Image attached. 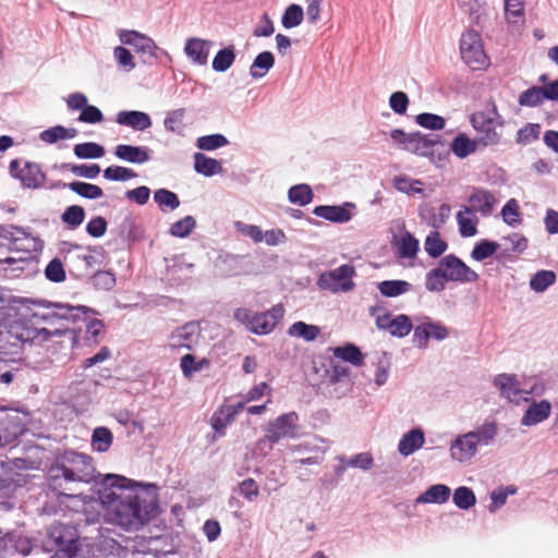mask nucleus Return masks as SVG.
<instances>
[{"label": "nucleus", "instance_id": "nucleus-1", "mask_svg": "<svg viewBox=\"0 0 558 558\" xmlns=\"http://www.w3.org/2000/svg\"><path fill=\"white\" fill-rule=\"evenodd\" d=\"M98 496L110 521L126 531L140 530L158 514L156 484H143L122 475L107 474Z\"/></svg>", "mask_w": 558, "mask_h": 558}, {"label": "nucleus", "instance_id": "nucleus-2", "mask_svg": "<svg viewBox=\"0 0 558 558\" xmlns=\"http://www.w3.org/2000/svg\"><path fill=\"white\" fill-rule=\"evenodd\" d=\"M96 470L90 456L74 450L56 454L47 469L46 483L49 489L60 496H68L75 483H89L95 480Z\"/></svg>", "mask_w": 558, "mask_h": 558}, {"label": "nucleus", "instance_id": "nucleus-3", "mask_svg": "<svg viewBox=\"0 0 558 558\" xmlns=\"http://www.w3.org/2000/svg\"><path fill=\"white\" fill-rule=\"evenodd\" d=\"M36 310L32 311L29 322L39 324L54 325L60 322L77 323L86 322V340L97 342L98 336L104 331L102 320L97 318H87V314H97V312L85 305L72 306L65 303H53L44 300L28 301Z\"/></svg>", "mask_w": 558, "mask_h": 558}, {"label": "nucleus", "instance_id": "nucleus-4", "mask_svg": "<svg viewBox=\"0 0 558 558\" xmlns=\"http://www.w3.org/2000/svg\"><path fill=\"white\" fill-rule=\"evenodd\" d=\"M332 356H318L312 362V371L316 378L313 385L327 384L336 385L345 381L349 377V343L341 347L329 348Z\"/></svg>", "mask_w": 558, "mask_h": 558}, {"label": "nucleus", "instance_id": "nucleus-5", "mask_svg": "<svg viewBox=\"0 0 558 558\" xmlns=\"http://www.w3.org/2000/svg\"><path fill=\"white\" fill-rule=\"evenodd\" d=\"M0 238L4 241L10 253L21 254L20 256L0 257V265H12L16 262H24L33 251L40 250L44 245L38 238L32 236L25 229L14 225L1 226Z\"/></svg>", "mask_w": 558, "mask_h": 558}, {"label": "nucleus", "instance_id": "nucleus-6", "mask_svg": "<svg viewBox=\"0 0 558 558\" xmlns=\"http://www.w3.org/2000/svg\"><path fill=\"white\" fill-rule=\"evenodd\" d=\"M470 123L478 134L477 141L483 146H496L501 141V133L497 130L504 125L497 106L493 104L490 112L476 111L470 116Z\"/></svg>", "mask_w": 558, "mask_h": 558}, {"label": "nucleus", "instance_id": "nucleus-7", "mask_svg": "<svg viewBox=\"0 0 558 558\" xmlns=\"http://www.w3.org/2000/svg\"><path fill=\"white\" fill-rule=\"evenodd\" d=\"M119 39L122 45L133 47L134 51L140 54L141 61L144 64L151 65L157 63L160 58L169 57L168 52L159 48L153 38L137 31L120 29Z\"/></svg>", "mask_w": 558, "mask_h": 558}, {"label": "nucleus", "instance_id": "nucleus-8", "mask_svg": "<svg viewBox=\"0 0 558 558\" xmlns=\"http://www.w3.org/2000/svg\"><path fill=\"white\" fill-rule=\"evenodd\" d=\"M460 54L464 63L473 71L484 70L489 65V58L484 51L482 37L473 29L462 34Z\"/></svg>", "mask_w": 558, "mask_h": 558}, {"label": "nucleus", "instance_id": "nucleus-9", "mask_svg": "<svg viewBox=\"0 0 558 558\" xmlns=\"http://www.w3.org/2000/svg\"><path fill=\"white\" fill-rule=\"evenodd\" d=\"M390 137L401 149L418 156L432 155L434 146L438 143L437 135L405 133L399 129L391 131Z\"/></svg>", "mask_w": 558, "mask_h": 558}, {"label": "nucleus", "instance_id": "nucleus-10", "mask_svg": "<svg viewBox=\"0 0 558 558\" xmlns=\"http://www.w3.org/2000/svg\"><path fill=\"white\" fill-rule=\"evenodd\" d=\"M25 430V421L17 411L0 408V449L12 446Z\"/></svg>", "mask_w": 558, "mask_h": 558}, {"label": "nucleus", "instance_id": "nucleus-11", "mask_svg": "<svg viewBox=\"0 0 558 558\" xmlns=\"http://www.w3.org/2000/svg\"><path fill=\"white\" fill-rule=\"evenodd\" d=\"M95 547L100 558H128L125 538L109 529L99 530Z\"/></svg>", "mask_w": 558, "mask_h": 558}, {"label": "nucleus", "instance_id": "nucleus-12", "mask_svg": "<svg viewBox=\"0 0 558 558\" xmlns=\"http://www.w3.org/2000/svg\"><path fill=\"white\" fill-rule=\"evenodd\" d=\"M438 267L442 271L447 281L465 283L475 282L478 280L477 272H475L463 260L452 254L442 257L438 263Z\"/></svg>", "mask_w": 558, "mask_h": 558}, {"label": "nucleus", "instance_id": "nucleus-13", "mask_svg": "<svg viewBox=\"0 0 558 558\" xmlns=\"http://www.w3.org/2000/svg\"><path fill=\"white\" fill-rule=\"evenodd\" d=\"M299 415L292 411L279 415L268 427L266 438L270 444H277L286 437H294L296 434Z\"/></svg>", "mask_w": 558, "mask_h": 558}, {"label": "nucleus", "instance_id": "nucleus-14", "mask_svg": "<svg viewBox=\"0 0 558 558\" xmlns=\"http://www.w3.org/2000/svg\"><path fill=\"white\" fill-rule=\"evenodd\" d=\"M316 284L320 290L332 293L349 291V264H343L336 269L320 274Z\"/></svg>", "mask_w": 558, "mask_h": 558}, {"label": "nucleus", "instance_id": "nucleus-15", "mask_svg": "<svg viewBox=\"0 0 558 558\" xmlns=\"http://www.w3.org/2000/svg\"><path fill=\"white\" fill-rule=\"evenodd\" d=\"M283 314L284 308L281 304L274 305L266 312L255 313L248 331L259 336L268 335L282 319Z\"/></svg>", "mask_w": 558, "mask_h": 558}, {"label": "nucleus", "instance_id": "nucleus-16", "mask_svg": "<svg viewBox=\"0 0 558 558\" xmlns=\"http://www.w3.org/2000/svg\"><path fill=\"white\" fill-rule=\"evenodd\" d=\"M201 336V327L196 322H189L175 328L169 337V345L174 349L192 350L197 344Z\"/></svg>", "mask_w": 558, "mask_h": 558}, {"label": "nucleus", "instance_id": "nucleus-17", "mask_svg": "<svg viewBox=\"0 0 558 558\" xmlns=\"http://www.w3.org/2000/svg\"><path fill=\"white\" fill-rule=\"evenodd\" d=\"M494 384L501 396L510 402L519 403L520 401H527L530 398L531 391L520 388L515 375L499 374L495 377Z\"/></svg>", "mask_w": 558, "mask_h": 558}, {"label": "nucleus", "instance_id": "nucleus-18", "mask_svg": "<svg viewBox=\"0 0 558 558\" xmlns=\"http://www.w3.org/2000/svg\"><path fill=\"white\" fill-rule=\"evenodd\" d=\"M245 409V401L235 404L220 405L210 417V425L215 433L221 437L226 434V428L236 417V415Z\"/></svg>", "mask_w": 558, "mask_h": 558}, {"label": "nucleus", "instance_id": "nucleus-19", "mask_svg": "<svg viewBox=\"0 0 558 558\" xmlns=\"http://www.w3.org/2000/svg\"><path fill=\"white\" fill-rule=\"evenodd\" d=\"M392 230V244H397L399 256L414 258L418 251V241L409 231H404V226L401 222L393 225Z\"/></svg>", "mask_w": 558, "mask_h": 558}, {"label": "nucleus", "instance_id": "nucleus-20", "mask_svg": "<svg viewBox=\"0 0 558 558\" xmlns=\"http://www.w3.org/2000/svg\"><path fill=\"white\" fill-rule=\"evenodd\" d=\"M468 202L470 205L468 208L473 213L476 211L482 216H489L494 210L497 199L492 192L475 187L469 196Z\"/></svg>", "mask_w": 558, "mask_h": 558}, {"label": "nucleus", "instance_id": "nucleus-21", "mask_svg": "<svg viewBox=\"0 0 558 558\" xmlns=\"http://www.w3.org/2000/svg\"><path fill=\"white\" fill-rule=\"evenodd\" d=\"M46 179L47 175L40 165L34 161H26L17 174V180L21 181L22 186L33 190L43 187Z\"/></svg>", "mask_w": 558, "mask_h": 558}, {"label": "nucleus", "instance_id": "nucleus-22", "mask_svg": "<svg viewBox=\"0 0 558 558\" xmlns=\"http://www.w3.org/2000/svg\"><path fill=\"white\" fill-rule=\"evenodd\" d=\"M477 451V445L474 440V435L466 433L458 436L450 447L451 457L460 462L471 460Z\"/></svg>", "mask_w": 558, "mask_h": 558}, {"label": "nucleus", "instance_id": "nucleus-23", "mask_svg": "<svg viewBox=\"0 0 558 558\" xmlns=\"http://www.w3.org/2000/svg\"><path fill=\"white\" fill-rule=\"evenodd\" d=\"M116 122L120 125L132 128L135 131H145L153 125L148 113L138 110H122L116 116Z\"/></svg>", "mask_w": 558, "mask_h": 558}, {"label": "nucleus", "instance_id": "nucleus-24", "mask_svg": "<svg viewBox=\"0 0 558 558\" xmlns=\"http://www.w3.org/2000/svg\"><path fill=\"white\" fill-rule=\"evenodd\" d=\"M113 154L130 163L143 165L150 160V149L147 146L120 144L116 146Z\"/></svg>", "mask_w": 558, "mask_h": 558}, {"label": "nucleus", "instance_id": "nucleus-25", "mask_svg": "<svg viewBox=\"0 0 558 558\" xmlns=\"http://www.w3.org/2000/svg\"><path fill=\"white\" fill-rule=\"evenodd\" d=\"M211 45L210 40L192 37L185 41L184 52L194 64L204 65L207 63Z\"/></svg>", "mask_w": 558, "mask_h": 558}, {"label": "nucleus", "instance_id": "nucleus-26", "mask_svg": "<svg viewBox=\"0 0 558 558\" xmlns=\"http://www.w3.org/2000/svg\"><path fill=\"white\" fill-rule=\"evenodd\" d=\"M49 536L53 541L58 550L68 554L76 550L75 534L71 527L64 524L54 525L50 530Z\"/></svg>", "mask_w": 558, "mask_h": 558}, {"label": "nucleus", "instance_id": "nucleus-27", "mask_svg": "<svg viewBox=\"0 0 558 558\" xmlns=\"http://www.w3.org/2000/svg\"><path fill=\"white\" fill-rule=\"evenodd\" d=\"M313 214L331 222L343 223L349 221V203L344 202L340 206L319 205Z\"/></svg>", "mask_w": 558, "mask_h": 558}, {"label": "nucleus", "instance_id": "nucleus-28", "mask_svg": "<svg viewBox=\"0 0 558 558\" xmlns=\"http://www.w3.org/2000/svg\"><path fill=\"white\" fill-rule=\"evenodd\" d=\"M451 489L445 484L429 486L416 498V504H445L449 500Z\"/></svg>", "mask_w": 558, "mask_h": 558}, {"label": "nucleus", "instance_id": "nucleus-29", "mask_svg": "<svg viewBox=\"0 0 558 558\" xmlns=\"http://www.w3.org/2000/svg\"><path fill=\"white\" fill-rule=\"evenodd\" d=\"M194 170L205 177H213L223 171L219 160L210 158L203 153L194 154Z\"/></svg>", "mask_w": 558, "mask_h": 558}, {"label": "nucleus", "instance_id": "nucleus-30", "mask_svg": "<svg viewBox=\"0 0 558 558\" xmlns=\"http://www.w3.org/2000/svg\"><path fill=\"white\" fill-rule=\"evenodd\" d=\"M425 438L421 429H411L402 436L398 450L402 456H410L424 445Z\"/></svg>", "mask_w": 558, "mask_h": 558}, {"label": "nucleus", "instance_id": "nucleus-31", "mask_svg": "<svg viewBox=\"0 0 558 558\" xmlns=\"http://www.w3.org/2000/svg\"><path fill=\"white\" fill-rule=\"evenodd\" d=\"M274 65V53L270 51H263L253 60L250 66V75L253 80H259L264 77Z\"/></svg>", "mask_w": 558, "mask_h": 558}, {"label": "nucleus", "instance_id": "nucleus-32", "mask_svg": "<svg viewBox=\"0 0 558 558\" xmlns=\"http://www.w3.org/2000/svg\"><path fill=\"white\" fill-rule=\"evenodd\" d=\"M60 329H54V331H50L47 328H39L36 326H29L25 319H21V330L20 336L22 339V344L26 342H32L35 339L41 337V340H49L52 335H61Z\"/></svg>", "mask_w": 558, "mask_h": 558}, {"label": "nucleus", "instance_id": "nucleus-33", "mask_svg": "<svg viewBox=\"0 0 558 558\" xmlns=\"http://www.w3.org/2000/svg\"><path fill=\"white\" fill-rule=\"evenodd\" d=\"M77 130L74 128H65L63 125H54L39 133V140L46 144H56L62 140H71L76 137Z\"/></svg>", "mask_w": 558, "mask_h": 558}, {"label": "nucleus", "instance_id": "nucleus-34", "mask_svg": "<svg viewBox=\"0 0 558 558\" xmlns=\"http://www.w3.org/2000/svg\"><path fill=\"white\" fill-rule=\"evenodd\" d=\"M550 409V403L545 400L533 403L524 413L521 423L525 426H530L543 422L549 416Z\"/></svg>", "mask_w": 558, "mask_h": 558}, {"label": "nucleus", "instance_id": "nucleus-35", "mask_svg": "<svg viewBox=\"0 0 558 558\" xmlns=\"http://www.w3.org/2000/svg\"><path fill=\"white\" fill-rule=\"evenodd\" d=\"M506 21L514 26H523L525 23L524 0H504Z\"/></svg>", "mask_w": 558, "mask_h": 558}, {"label": "nucleus", "instance_id": "nucleus-36", "mask_svg": "<svg viewBox=\"0 0 558 558\" xmlns=\"http://www.w3.org/2000/svg\"><path fill=\"white\" fill-rule=\"evenodd\" d=\"M480 142L471 140L466 134H458L451 142L450 148L459 158H465L476 151Z\"/></svg>", "mask_w": 558, "mask_h": 558}, {"label": "nucleus", "instance_id": "nucleus-37", "mask_svg": "<svg viewBox=\"0 0 558 558\" xmlns=\"http://www.w3.org/2000/svg\"><path fill=\"white\" fill-rule=\"evenodd\" d=\"M457 221L459 226V232L464 238H470L477 232L478 219L473 215V211L466 206L459 210L457 214Z\"/></svg>", "mask_w": 558, "mask_h": 558}, {"label": "nucleus", "instance_id": "nucleus-38", "mask_svg": "<svg viewBox=\"0 0 558 558\" xmlns=\"http://www.w3.org/2000/svg\"><path fill=\"white\" fill-rule=\"evenodd\" d=\"M75 194L86 199H98L104 196V191L100 186L83 181H73L69 184H63Z\"/></svg>", "mask_w": 558, "mask_h": 558}, {"label": "nucleus", "instance_id": "nucleus-39", "mask_svg": "<svg viewBox=\"0 0 558 558\" xmlns=\"http://www.w3.org/2000/svg\"><path fill=\"white\" fill-rule=\"evenodd\" d=\"M287 333L290 337L301 338L307 342L314 341L320 333V328L316 325H310L304 322H295L289 328Z\"/></svg>", "mask_w": 558, "mask_h": 558}, {"label": "nucleus", "instance_id": "nucleus-40", "mask_svg": "<svg viewBox=\"0 0 558 558\" xmlns=\"http://www.w3.org/2000/svg\"><path fill=\"white\" fill-rule=\"evenodd\" d=\"M377 289L386 298H397L409 292L412 284L405 280H385L377 284Z\"/></svg>", "mask_w": 558, "mask_h": 558}, {"label": "nucleus", "instance_id": "nucleus-41", "mask_svg": "<svg viewBox=\"0 0 558 558\" xmlns=\"http://www.w3.org/2000/svg\"><path fill=\"white\" fill-rule=\"evenodd\" d=\"M185 109L179 108L169 110L163 119V126L166 131L177 135H183L185 125L183 123L185 118Z\"/></svg>", "mask_w": 558, "mask_h": 558}, {"label": "nucleus", "instance_id": "nucleus-42", "mask_svg": "<svg viewBox=\"0 0 558 558\" xmlns=\"http://www.w3.org/2000/svg\"><path fill=\"white\" fill-rule=\"evenodd\" d=\"M314 193L308 184L300 183L291 186L288 191V199L290 203L306 206L312 203Z\"/></svg>", "mask_w": 558, "mask_h": 558}, {"label": "nucleus", "instance_id": "nucleus-43", "mask_svg": "<svg viewBox=\"0 0 558 558\" xmlns=\"http://www.w3.org/2000/svg\"><path fill=\"white\" fill-rule=\"evenodd\" d=\"M235 57V49L233 45L218 50L211 63L213 70L216 72H226L233 64Z\"/></svg>", "mask_w": 558, "mask_h": 558}, {"label": "nucleus", "instance_id": "nucleus-44", "mask_svg": "<svg viewBox=\"0 0 558 558\" xmlns=\"http://www.w3.org/2000/svg\"><path fill=\"white\" fill-rule=\"evenodd\" d=\"M154 201L161 211L174 210L180 206L179 196L167 189H159L154 192Z\"/></svg>", "mask_w": 558, "mask_h": 558}, {"label": "nucleus", "instance_id": "nucleus-45", "mask_svg": "<svg viewBox=\"0 0 558 558\" xmlns=\"http://www.w3.org/2000/svg\"><path fill=\"white\" fill-rule=\"evenodd\" d=\"M113 436L107 427H96L92 435V447L97 452H106L112 445Z\"/></svg>", "mask_w": 558, "mask_h": 558}, {"label": "nucleus", "instance_id": "nucleus-46", "mask_svg": "<svg viewBox=\"0 0 558 558\" xmlns=\"http://www.w3.org/2000/svg\"><path fill=\"white\" fill-rule=\"evenodd\" d=\"M85 209L80 205L68 206L61 215V221L71 230L77 229L85 219Z\"/></svg>", "mask_w": 558, "mask_h": 558}, {"label": "nucleus", "instance_id": "nucleus-47", "mask_svg": "<svg viewBox=\"0 0 558 558\" xmlns=\"http://www.w3.org/2000/svg\"><path fill=\"white\" fill-rule=\"evenodd\" d=\"M88 279L95 289L105 291L112 290L117 282L116 275L110 270H98Z\"/></svg>", "mask_w": 558, "mask_h": 558}, {"label": "nucleus", "instance_id": "nucleus-48", "mask_svg": "<svg viewBox=\"0 0 558 558\" xmlns=\"http://www.w3.org/2000/svg\"><path fill=\"white\" fill-rule=\"evenodd\" d=\"M497 432L498 427L495 422H485L476 430L469 433L474 435L477 446H487L495 439Z\"/></svg>", "mask_w": 558, "mask_h": 558}, {"label": "nucleus", "instance_id": "nucleus-49", "mask_svg": "<svg viewBox=\"0 0 558 558\" xmlns=\"http://www.w3.org/2000/svg\"><path fill=\"white\" fill-rule=\"evenodd\" d=\"M74 155L80 159H97L105 155V148L93 142L81 143L74 146Z\"/></svg>", "mask_w": 558, "mask_h": 558}, {"label": "nucleus", "instance_id": "nucleus-50", "mask_svg": "<svg viewBox=\"0 0 558 558\" xmlns=\"http://www.w3.org/2000/svg\"><path fill=\"white\" fill-rule=\"evenodd\" d=\"M447 247V243L441 239L438 231H432L426 236L424 242V248L426 253L433 258L442 255L446 252Z\"/></svg>", "mask_w": 558, "mask_h": 558}, {"label": "nucleus", "instance_id": "nucleus-51", "mask_svg": "<svg viewBox=\"0 0 558 558\" xmlns=\"http://www.w3.org/2000/svg\"><path fill=\"white\" fill-rule=\"evenodd\" d=\"M413 328L409 316L400 314L390 322L387 332L393 337L403 338L408 336Z\"/></svg>", "mask_w": 558, "mask_h": 558}, {"label": "nucleus", "instance_id": "nucleus-52", "mask_svg": "<svg viewBox=\"0 0 558 558\" xmlns=\"http://www.w3.org/2000/svg\"><path fill=\"white\" fill-rule=\"evenodd\" d=\"M304 19V11L299 4H290L286 8L282 17L281 24L284 28L290 29L299 26Z\"/></svg>", "mask_w": 558, "mask_h": 558}, {"label": "nucleus", "instance_id": "nucleus-53", "mask_svg": "<svg viewBox=\"0 0 558 558\" xmlns=\"http://www.w3.org/2000/svg\"><path fill=\"white\" fill-rule=\"evenodd\" d=\"M556 274L553 270H539L530 280V287L535 292H544L556 281Z\"/></svg>", "mask_w": 558, "mask_h": 558}, {"label": "nucleus", "instance_id": "nucleus-54", "mask_svg": "<svg viewBox=\"0 0 558 558\" xmlns=\"http://www.w3.org/2000/svg\"><path fill=\"white\" fill-rule=\"evenodd\" d=\"M196 228V220L193 216H185L171 225L169 233L172 236L184 239Z\"/></svg>", "mask_w": 558, "mask_h": 558}, {"label": "nucleus", "instance_id": "nucleus-55", "mask_svg": "<svg viewBox=\"0 0 558 558\" xmlns=\"http://www.w3.org/2000/svg\"><path fill=\"white\" fill-rule=\"evenodd\" d=\"M229 144L228 138L219 133L210 134V135H204L197 138L196 146L201 150H215L221 147H225Z\"/></svg>", "mask_w": 558, "mask_h": 558}, {"label": "nucleus", "instance_id": "nucleus-56", "mask_svg": "<svg viewBox=\"0 0 558 558\" xmlns=\"http://www.w3.org/2000/svg\"><path fill=\"white\" fill-rule=\"evenodd\" d=\"M454 505L462 510H468L476 502V497L473 490L466 486L458 487L453 493Z\"/></svg>", "mask_w": 558, "mask_h": 558}, {"label": "nucleus", "instance_id": "nucleus-57", "mask_svg": "<svg viewBox=\"0 0 558 558\" xmlns=\"http://www.w3.org/2000/svg\"><path fill=\"white\" fill-rule=\"evenodd\" d=\"M241 260V256L228 254L220 258L218 267L226 277L238 276L242 271Z\"/></svg>", "mask_w": 558, "mask_h": 558}, {"label": "nucleus", "instance_id": "nucleus-58", "mask_svg": "<svg viewBox=\"0 0 558 558\" xmlns=\"http://www.w3.org/2000/svg\"><path fill=\"white\" fill-rule=\"evenodd\" d=\"M21 319H15L9 323L2 331V342L8 343L11 347H22V339L20 336Z\"/></svg>", "mask_w": 558, "mask_h": 558}, {"label": "nucleus", "instance_id": "nucleus-59", "mask_svg": "<svg viewBox=\"0 0 558 558\" xmlns=\"http://www.w3.org/2000/svg\"><path fill=\"white\" fill-rule=\"evenodd\" d=\"M113 58L120 69L124 72H131L136 68L133 54L123 46L113 49Z\"/></svg>", "mask_w": 558, "mask_h": 558}, {"label": "nucleus", "instance_id": "nucleus-60", "mask_svg": "<svg viewBox=\"0 0 558 558\" xmlns=\"http://www.w3.org/2000/svg\"><path fill=\"white\" fill-rule=\"evenodd\" d=\"M137 174L133 169L122 166H110L104 170V178L109 181H128Z\"/></svg>", "mask_w": 558, "mask_h": 558}, {"label": "nucleus", "instance_id": "nucleus-61", "mask_svg": "<svg viewBox=\"0 0 558 558\" xmlns=\"http://www.w3.org/2000/svg\"><path fill=\"white\" fill-rule=\"evenodd\" d=\"M504 221L510 227H517L521 223L520 207L514 198L509 199L501 209Z\"/></svg>", "mask_w": 558, "mask_h": 558}, {"label": "nucleus", "instance_id": "nucleus-62", "mask_svg": "<svg viewBox=\"0 0 558 558\" xmlns=\"http://www.w3.org/2000/svg\"><path fill=\"white\" fill-rule=\"evenodd\" d=\"M541 125L537 123H527L517 132L515 141L518 144L526 145L538 140Z\"/></svg>", "mask_w": 558, "mask_h": 558}, {"label": "nucleus", "instance_id": "nucleus-63", "mask_svg": "<svg viewBox=\"0 0 558 558\" xmlns=\"http://www.w3.org/2000/svg\"><path fill=\"white\" fill-rule=\"evenodd\" d=\"M208 364L209 362L206 359L196 362L192 354L183 355L180 361L182 373L186 378L191 377L194 373L202 371L204 366Z\"/></svg>", "mask_w": 558, "mask_h": 558}, {"label": "nucleus", "instance_id": "nucleus-64", "mask_svg": "<svg viewBox=\"0 0 558 558\" xmlns=\"http://www.w3.org/2000/svg\"><path fill=\"white\" fill-rule=\"evenodd\" d=\"M544 101V93L539 86H533L519 96V105L524 107H535Z\"/></svg>", "mask_w": 558, "mask_h": 558}]
</instances>
